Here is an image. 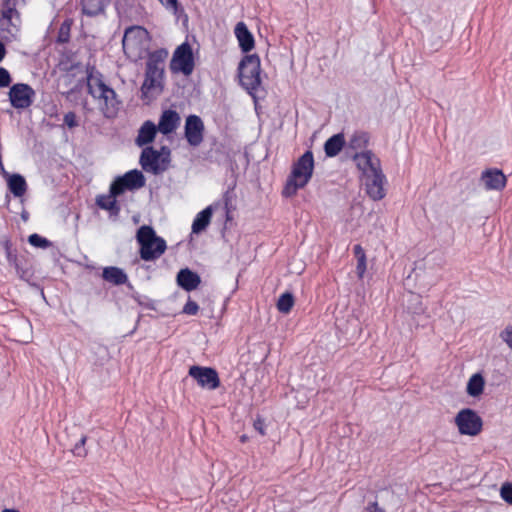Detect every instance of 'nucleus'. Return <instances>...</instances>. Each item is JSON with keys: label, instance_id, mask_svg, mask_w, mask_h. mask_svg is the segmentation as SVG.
Masks as SVG:
<instances>
[{"label": "nucleus", "instance_id": "f257e3e1", "mask_svg": "<svg viewBox=\"0 0 512 512\" xmlns=\"http://www.w3.org/2000/svg\"><path fill=\"white\" fill-rule=\"evenodd\" d=\"M87 88L103 116L108 119L115 118L121 102L118 100L116 92L104 83L100 74L89 73Z\"/></svg>", "mask_w": 512, "mask_h": 512}, {"label": "nucleus", "instance_id": "f03ea898", "mask_svg": "<svg viewBox=\"0 0 512 512\" xmlns=\"http://www.w3.org/2000/svg\"><path fill=\"white\" fill-rule=\"evenodd\" d=\"M87 88L103 116L108 119L115 118L121 102L118 100L116 92L104 83L100 74L89 73Z\"/></svg>", "mask_w": 512, "mask_h": 512}, {"label": "nucleus", "instance_id": "7ed1b4c3", "mask_svg": "<svg viewBox=\"0 0 512 512\" xmlns=\"http://www.w3.org/2000/svg\"><path fill=\"white\" fill-rule=\"evenodd\" d=\"M25 0H3L0 4V36L5 41H13L19 37L22 19L19 9Z\"/></svg>", "mask_w": 512, "mask_h": 512}, {"label": "nucleus", "instance_id": "20e7f679", "mask_svg": "<svg viewBox=\"0 0 512 512\" xmlns=\"http://www.w3.org/2000/svg\"><path fill=\"white\" fill-rule=\"evenodd\" d=\"M314 169V158L311 151H306L293 165L282 194L291 197L309 182Z\"/></svg>", "mask_w": 512, "mask_h": 512}, {"label": "nucleus", "instance_id": "39448f33", "mask_svg": "<svg viewBox=\"0 0 512 512\" xmlns=\"http://www.w3.org/2000/svg\"><path fill=\"white\" fill-rule=\"evenodd\" d=\"M136 239L140 245V257L144 261H154L166 251V241L158 236L151 226H141L137 231Z\"/></svg>", "mask_w": 512, "mask_h": 512}, {"label": "nucleus", "instance_id": "423d86ee", "mask_svg": "<svg viewBox=\"0 0 512 512\" xmlns=\"http://www.w3.org/2000/svg\"><path fill=\"white\" fill-rule=\"evenodd\" d=\"M125 55L133 62L143 59L149 48L148 31L141 26H132L125 30L122 40Z\"/></svg>", "mask_w": 512, "mask_h": 512}, {"label": "nucleus", "instance_id": "0eeeda50", "mask_svg": "<svg viewBox=\"0 0 512 512\" xmlns=\"http://www.w3.org/2000/svg\"><path fill=\"white\" fill-rule=\"evenodd\" d=\"M238 70L241 85L249 94L256 92L261 85L259 56L256 54L245 56L239 63Z\"/></svg>", "mask_w": 512, "mask_h": 512}, {"label": "nucleus", "instance_id": "6e6552de", "mask_svg": "<svg viewBox=\"0 0 512 512\" xmlns=\"http://www.w3.org/2000/svg\"><path fill=\"white\" fill-rule=\"evenodd\" d=\"M170 151L163 147L161 151L155 150L153 147L143 149L140 156V164L146 172L159 174L168 167Z\"/></svg>", "mask_w": 512, "mask_h": 512}, {"label": "nucleus", "instance_id": "1a4fd4ad", "mask_svg": "<svg viewBox=\"0 0 512 512\" xmlns=\"http://www.w3.org/2000/svg\"><path fill=\"white\" fill-rule=\"evenodd\" d=\"M194 66L192 48L187 42H184L174 51L170 62V69L175 73L181 72L185 76H189L192 74Z\"/></svg>", "mask_w": 512, "mask_h": 512}, {"label": "nucleus", "instance_id": "9d476101", "mask_svg": "<svg viewBox=\"0 0 512 512\" xmlns=\"http://www.w3.org/2000/svg\"><path fill=\"white\" fill-rule=\"evenodd\" d=\"M146 180L143 173L137 169L130 170L124 175L117 177L111 184V192L114 195H121L126 190L134 191L145 186Z\"/></svg>", "mask_w": 512, "mask_h": 512}, {"label": "nucleus", "instance_id": "9b49d317", "mask_svg": "<svg viewBox=\"0 0 512 512\" xmlns=\"http://www.w3.org/2000/svg\"><path fill=\"white\" fill-rule=\"evenodd\" d=\"M455 424L462 435L476 436L482 430V419L472 409H462L455 417Z\"/></svg>", "mask_w": 512, "mask_h": 512}, {"label": "nucleus", "instance_id": "f8f14e48", "mask_svg": "<svg viewBox=\"0 0 512 512\" xmlns=\"http://www.w3.org/2000/svg\"><path fill=\"white\" fill-rule=\"evenodd\" d=\"M8 96L12 107L26 109L32 105L35 91L28 84L17 83L10 87Z\"/></svg>", "mask_w": 512, "mask_h": 512}, {"label": "nucleus", "instance_id": "ddd939ff", "mask_svg": "<svg viewBox=\"0 0 512 512\" xmlns=\"http://www.w3.org/2000/svg\"><path fill=\"white\" fill-rule=\"evenodd\" d=\"M188 374L197 384L208 390H215L220 386V379L215 369L203 366H191Z\"/></svg>", "mask_w": 512, "mask_h": 512}, {"label": "nucleus", "instance_id": "4468645a", "mask_svg": "<svg viewBox=\"0 0 512 512\" xmlns=\"http://www.w3.org/2000/svg\"><path fill=\"white\" fill-rule=\"evenodd\" d=\"M352 159L361 171V179L382 170L379 158L372 151L356 152Z\"/></svg>", "mask_w": 512, "mask_h": 512}, {"label": "nucleus", "instance_id": "2eb2a0df", "mask_svg": "<svg viewBox=\"0 0 512 512\" xmlns=\"http://www.w3.org/2000/svg\"><path fill=\"white\" fill-rule=\"evenodd\" d=\"M362 181L367 195L372 200L378 201L385 197L386 192L384 185L386 183V177L382 170H378V172L368 175L363 178Z\"/></svg>", "mask_w": 512, "mask_h": 512}, {"label": "nucleus", "instance_id": "dca6fc26", "mask_svg": "<svg viewBox=\"0 0 512 512\" xmlns=\"http://www.w3.org/2000/svg\"><path fill=\"white\" fill-rule=\"evenodd\" d=\"M204 124L199 116L189 115L185 122V137L191 146H199L203 141Z\"/></svg>", "mask_w": 512, "mask_h": 512}, {"label": "nucleus", "instance_id": "f3484780", "mask_svg": "<svg viewBox=\"0 0 512 512\" xmlns=\"http://www.w3.org/2000/svg\"><path fill=\"white\" fill-rule=\"evenodd\" d=\"M163 77L161 75H155L145 73V79L141 86V97L147 101H150L160 95L163 91Z\"/></svg>", "mask_w": 512, "mask_h": 512}, {"label": "nucleus", "instance_id": "a211bd4d", "mask_svg": "<svg viewBox=\"0 0 512 512\" xmlns=\"http://www.w3.org/2000/svg\"><path fill=\"white\" fill-rule=\"evenodd\" d=\"M481 181L487 190H502L506 185V176L499 169H487L482 173Z\"/></svg>", "mask_w": 512, "mask_h": 512}, {"label": "nucleus", "instance_id": "6ab92c4d", "mask_svg": "<svg viewBox=\"0 0 512 512\" xmlns=\"http://www.w3.org/2000/svg\"><path fill=\"white\" fill-rule=\"evenodd\" d=\"M180 116L174 110H165L156 126L158 131L164 135L174 132L180 124Z\"/></svg>", "mask_w": 512, "mask_h": 512}, {"label": "nucleus", "instance_id": "aec40b11", "mask_svg": "<svg viewBox=\"0 0 512 512\" xmlns=\"http://www.w3.org/2000/svg\"><path fill=\"white\" fill-rule=\"evenodd\" d=\"M168 56L165 49L156 50L148 55L146 73L164 76V61Z\"/></svg>", "mask_w": 512, "mask_h": 512}, {"label": "nucleus", "instance_id": "412c9836", "mask_svg": "<svg viewBox=\"0 0 512 512\" xmlns=\"http://www.w3.org/2000/svg\"><path fill=\"white\" fill-rule=\"evenodd\" d=\"M369 134L364 131H355L346 142V150L351 156L356 152L368 151Z\"/></svg>", "mask_w": 512, "mask_h": 512}, {"label": "nucleus", "instance_id": "4be33fe9", "mask_svg": "<svg viewBox=\"0 0 512 512\" xmlns=\"http://www.w3.org/2000/svg\"><path fill=\"white\" fill-rule=\"evenodd\" d=\"M200 283V276L188 268L181 269L177 274V284L185 291L197 289Z\"/></svg>", "mask_w": 512, "mask_h": 512}, {"label": "nucleus", "instance_id": "5701e85b", "mask_svg": "<svg viewBox=\"0 0 512 512\" xmlns=\"http://www.w3.org/2000/svg\"><path fill=\"white\" fill-rule=\"evenodd\" d=\"M235 35L243 52H249L254 48V37L244 22L236 24Z\"/></svg>", "mask_w": 512, "mask_h": 512}, {"label": "nucleus", "instance_id": "b1692460", "mask_svg": "<svg viewBox=\"0 0 512 512\" xmlns=\"http://www.w3.org/2000/svg\"><path fill=\"white\" fill-rule=\"evenodd\" d=\"M157 130L156 125L152 121H145L138 131L135 140L136 144L142 147L151 143L155 138Z\"/></svg>", "mask_w": 512, "mask_h": 512}, {"label": "nucleus", "instance_id": "393cba45", "mask_svg": "<svg viewBox=\"0 0 512 512\" xmlns=\"http://www.w3.org/2000/svg\"><path fill=\"white\" fill-rule=\"evenodd\" d=\"M344 147L346 148L344 134L338 133L326 140L324 144V151L327 157H335Z\"/></svg>", "mask_w": 512, "mask_h": 512}, {"label": "nucleus", "instance_id": "a878e982", "mask_svg": "<svg viewBox=\"0 0 512 512\" xmlns=\"http://www.w3.org/2000/svg\"><path fill=\"white\" fill-rule=\"evenodd\" d=\"M212 215V206H208L204 210L199 212L192 223V232L194 234H199L202 231H204L210 224Z\"/></svg>", "mask_w": 512, "mask_h": 512}, {"label": "nucleus", "instance_id": "bb28decb", "mask_svg": "<svg viewBox=\"0 0 512 512\" xmlns=\"http://www.w3.org/2000/svg\"><path fill=\"white\" fill-rule=\"evenodd\" d=\"M104 280L114 285H122L128 281L125 272L118 267H106L102 274Z\"/></svg>", "mask_w": 512, "mask_h": 512}, {"label": "nucleus", "instance_id": "cd10ccee", "mask_svg": "<svg viewBox=\"0 0 512 512\" xmlns=\"http://www.w3.org/2000/svg\"><path fill=\"white\" fill-rule=\"evenodd\" d=\"M107 0H82V12L87 16H96L104 12Z\"/></svg>", "mask_w": 512, "mask_h": 512}, {"label": "nucleus", "instance_id": "c85d7f7f", "mask_svg": "<svg viewBox=\"0 0 512 512\" xmlns=\"http://www.w3.org/2000/svg\"><path fill=\"white\" fill-rule=\"evenodd\" d=\"M111 191L108 195H100L96 198V204L104 210L109 211L113 215H118L120 207L117 204L116 197Z\"/></svg>", "mask_w": 512, "mask_h": 512}, {"label": "nucleus", "instance_id": "c756f323", "mask_svg": "<svg viewBox=\"0 0 512 512\" xmlns=\"http://www.w3.org/2000/svg\"><path fill=\"white\" fill-rule=\"evenodd\" d=\"M8 187L15 197H21L26 192L27 184L23 176L20 174H13L8 179Z\"/></svg>", "mask_w": 512, "mask_h": 512}, {"label": "nucleus", "instance_id": "7c9ffc66", "mask_svg": "<svg viewBox=\"0 0 512 512\" xmlns=\"http://www.w3.org/2000/svg\"><path fill=\"white\" fill-rule=\"evenodd\" d=\"M2 246L4 248L8 264L10 266H13L16 270L17 275H19L22 278L24 272L19 266L16 250L13 249L11 242L7 239L2 242Z\"/></svg>", "mask_w": 512, "mask_h": 512}, {"label": "nucleus", "instance_id": "2f4dec72", "mask_svg": "<svg viewBox=\"0 0 512 512\" xmlns=\"http://www.w3.org/2000/svg\"><path fill=\"white\" fill-rule=\"evenodd\" d=\"M484 379L480 374H474L468 381L467 393L470 396H478L483 392Z\"/></svg>", "mask_w": 512, "mask_h": 512}, {"label": "nucleus", "instance_id": "473e14b6", "mask_svg": "<svg viewBox=\"0 0 512 512\" xmlns=\"http://www.w3.org/2000/svg\"><path fill=\"white\" fill-rule=\"evenodd\" d=\"M294 305V296L290 292L283 293L277 301V309L284 314L291 311Z\"/></svg>", "mask_w": 512, "mask_h": 512}, {"label": "nucleus", "instance_id": "72a5a7b5", "mask_svg": "<svg viewBox=\"0 0 512 512\" xmlns=\"http://www.w3.org/2000/svg\"><path fill=\"white\" fill-rule=\"evenodd\" d=\"M408 309L413 314H423L426 308L423 306L421 297L416 294H411L408 300Z\"/></svg>", "mask_w": 512, "mask_h": 512}, {"label": "nucleus", "instance_id": "f704fd0d", "mask_svg": "<svg viewBox=\"0 0 512 512\" xmlns=\"http://www.w3.org/2000/svg\"><path fill=\"white\" fill-rule=\"evenodd\" d=\"M72 21L67 19L65 20L58 31L57 42L58 43H67L70 39V31H71Z\"/></svg>", "mask_w": 512, "mask_h": 512}, {"label": "nucleus", "instance_id": "c9c22d12", "mask_svg": "<svg viewBox=\"0 0 512 512\" xmlns=\"http://www.w3.org/2000/svg\"><path fill=\"white\" fill-rule=\"evenodd\" d=\"M28 242L34 246V247H38V248H47L50 246V242L48 239L40 236L39 234H31L28 238Z\"/></svg>", "mask_w": 512, "mask_h": 512}, {"label": "nucleus", "instance_id": "e433bc0d", "mask_svg": "<svg viewBox=\"0 0 512 512\" xmlns=\"http://www.w3.org/2000/svg\"><path fill=\"white\" fill-rule=\"evenodd\" d=\"M87 441V436H82L80 440L75 444L72 452L75 456L85 457L87 455V450L85 449V444Z\"/></svg>", "mask_w": 512, "mask_h": 512}, {"label": "nucleus", "instance_id": "4c0bfd02", "mask_svg": "<svg viewBox=\"0 0 512 512\" xmlns=\"http://www.w3.org/2000/svg\"><path fill=\"white\" fill-rule=\"evenodd\" d=\"M500 495L504 501L512 505V485L510 483L502 485Z\"/></svg>", "mask_w": 512, "mask_h": 512}, {"label": "nucleus", "instance_id": "58836bf2", "mask_svg": "<svg viewBox=\"0 0 512 512\" xmlns=\"http://www.w3.org/2000/svg\"><path fill=\"white\" fill-rule=\"evenodd\" d=\"M64 124L70 129L78 126L77 116L74 112L70 111L64 115Z\"/></svg>", "mask_w": 512, "mask_h": 512}, {"label": "nucleus", "instance_id": "ea45409f", "mask_svg": "<svg viewBox=\"0 0 512 512\" xmlns=\"http://www.w3.org/2000/svg\"><path fill=\"white\" fill-rule=\"evenodd\" d=\"M12 79L8 70L3 67H0V87H8L11 83Z\"/></svg>", "mask_w": 512, "mask_h": 512}, {"label": "nucleus", "instance_id": "a19ab883", "mask_svg": "<svg viewBox=\"0 0 512 512\" xmlns=\"http://www.w3.org/2000/svg\"><path fill=\"white\" fill-rule=\"evenodd\" d=\"M199 306L196 302L188 300L183 307V313L187 315H196L198 313Z\"/></svg>", "mask_w": 512, "mask_h": 512}, {"label": "nucleus", "instance_id": "79ce46f5", "mask_svg": "<svg viewBox=\"0 0 512 512\" xmlns=\"http://www.w3.org/2000/svg\"><path fill=\"white\" fill-rule=\"evenodd\" d=\"M366 269H367V260L366 259L357 260L356 274L359 279H363Z\"/></svg>", "mask_w": 512, "mask_h": 512}, {"label": "nucleus", "instance_id": "37998d69", "mask_svg": "<svg viewBox=\"0 0 512 512\" xmlns=\"http://www.w3.org/2000/svg\"><path fill=\"white\" fill-rule=\"evenodd\" d=\"M501 338L510 348H512V325L506 327V329L502 331Z\"/></svg>", "mask_w": 512, "mask_h": 512}, {"label": "nucleus", "instance_id": "c03bdc74", "mask_svg": "<svg viewBox=\"0 0 512 512\" xmlns=\"http://www.w3.org/2000/svg\"><path fill=\"white\" fill-rule=\"evenodd\" d=\"M168 10L172 12L177 11V0H159Z\"/></svg>", "mask_w": 512, "mask_h": 512}, {"label": "nucleus", "instance_id": "a18cd8bd", "mask_svg": "<svg viewBox=\"0 0 512 512\" xmlns=\"http://www.w3.org/2000/svg\"><path fill=\"white\" fill-rule=\"evenodd\" d=\"M353 251H354V255L357 258V260L366 259L364 249L361 247V245H359V244L355 245L353 248Z\"/></svg>", "mask_w": 512, "mask_h": 512}, {"label": "nucleus", "instance_id": "49530a36", "mask_svg": "<svg viewBox=\"0 0 512 512\" xmlns=\"http://www.w3.org/2000/svg\"><path fill=\"white\" fill-rule=\"evenodd\" d=\"M254 428L261 434L265 435V424L264 421L261 419H257L254 421Z\"/></svg>", "mask_w": 512, "mask_h": 512}, {"label": "nucleus", "instance_id": "de8ad7c7", "mask_svg": "<svg viewBox=\"0 0 512 512\" xmlns=\"http://www.w3.org/2000/svg\"><path fill=\"white\" fill-rule=\"evenodd\" d=\"M367 512H385V510L381 507H379L377 502L370 503L367 508Z\"/></svg>", "mask_w": 512, "mask_h": 512}, {"label": "nucleus", "instance_id": "09e8293b", "mask_svg": "<svg viewBox=\"0 0 512 512\" xmlns=\"http://www.w3.org/2000/svg\"><path fill=\"white\" fill-rule=\"evenodd\" d=\"M5 47H4V44L0 41V62L2 61V59L4 58L5 56Z\"/></svg>", "mask_w": 512, "mask_h": 512}, {"label": "nucleus", "instance_id": "8fccbe9b", "mask_svg": "<svg viewBox=\"0 0 512 512\" xmlns=\"http://www.w3.org/2000/svg\"><path fill=\"white\" fill-rule=\"evenodd\" d=\"M2 512H19L15 509H4Z\"/></svg>", "mask_w": 512, "mask_h": 512}]
</instances>
